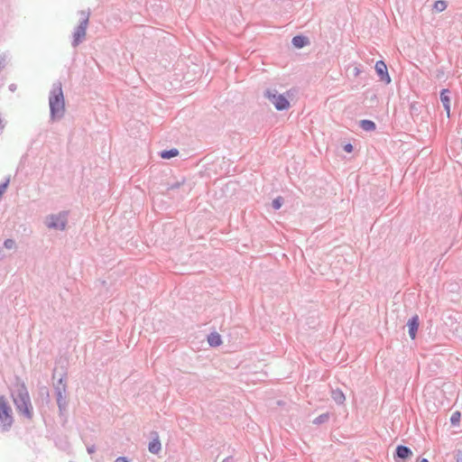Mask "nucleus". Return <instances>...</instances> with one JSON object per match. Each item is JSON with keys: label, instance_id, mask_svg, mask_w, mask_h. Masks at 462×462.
<instances>
[{"label": "nucleus", "instance_id": "nucleus-21", "mask_svg": "<svg viewBox=\"0 0 462 462\" xmlns=\"http://www.w3.org/2000/svg\"><path fill=\"white\" fill-rule=\"evenodd\" d=\"M7 182L4 183L3 185H1L0 187V197L3 195V193L5 192V190L7 188Z\"/></svg>", "mask_w": 462, "mask_h": 462}, {"label": "nucleus", "instance_id": "nucleus-22", "mask_svg": "<svg viewBox=\"0 0 462 462\" xmlns=\"http://www.w3.org/2000/svg\"><path fill=\"white\" fill-rule=\"evenodd\" d=\"M344 149L346 152H351L353 151V146L350 143H348L345 145Z\"/></svg>", "mask_w": 462, "mask_h": 462}, {"label": "nucleus", "instance_id": "nucleus-8", "mask_svg": "<svg viewBox=\"0 0 462 462\" xmlns=\"http://www.w3.org/2000/svg\"><path fill=\"white\" fill-rule=\"evenodd\" d=\"M408 328H409V335L411 339H414L416 337V334L419 328V317L418 315L413 316L409 321H408Z\"/></svg>", "mask_w": 462, "mask_h": 462}, {"label": "nucleus", "instance_id": "nucleus-25", "mask_svg": "<svg viewBox=\"0 0 462 462\" xmlns=\"http://www.w3.org/2000/svg\"><path fill=\"white\" fill-rule=\"evenodd\" d=\"M116 462H128L125 457H118Z\"/></svg>", "mask_w": 462, "mask_h": 462}, {"label": "nucleus", "instance_id": "nucleus-12", "mask_svg": "<svg viewBox=\"0 0 462 462\" xmlns=\"http://www.w3.org/2000/svg\"><path fill=\"white\" fill-rule=\"evenodd\" d=\"M292 43L296 48H302L308 43V39L303 36H295L292 39Z\"/></svg>", "mask_w": 462, "mask_h": 462}, {"label": "nucleus", "instance_id": "nucleus-9", "mask_svg": "<svg viewBox=\"0 0 462 462\" xmlns=\"http://www.w3.org/2000/svg\"><path fill=\"white\" fill-rule=\"evenodd\" d=\"M440 100L444 106V108L447 112V116H450V98L448 96V90L443 89L440 93Z\"/></svg>", "mask_w": 462, "mask_h": 462}, {"label": "nucleus", "instance_id": "nucleus-18", "mask_svg": "<svg viewBox=\"0 0 462 462\" xmlns=\"http://www.w3.org/2000/svg\"><path fill=\"white\" fill-rule=\"evenodd\" d=\"M282 205V199L281 197L275 199L273 201V207L275 208V209H279Z\"/></svg>", "mask_w": 462, "mask_h": 462}, {"label": "nucleus", "instance_id": "nucleus-27", "mask_svg": "<svg viewBox=\"0 0 462 462\" xmlns=\"http://www.w3.org/2000/svg\"><path fill=\"white\" fill-rule=\"evenodd\" d=\"M340 395L342 399H345L344 394L342 393H340Z\"/></svg>", "mask_w": 462, "mask_h": 462}, {"label": "nucleus", "instance_id": "nucleus-15", "mask_svg": "<svg viewBox=\"0 0 462 462\" xmlns=\"http://www.w3.org/2000/svg\"><path fill=\"white\" fill-rule=\"evenodd\" d=\"M178 150L176 149H171L170 151H163L162 153H161V156L162 158L163 159H171V158H173L175 156L178 155Z\"/></svg>", "mask_w": 462, "mask_h": 462}, {"label": "nucleus", "instance_id": "nucleus-7", "mask_svg": "<svg viewBox=\"0 0 462 462\" xmlns=\"http://www.w3.org/2000/svg\"><path fill=\"white\" fill-rule=\"evenodd\" d=\"M375 70L382 79L385 80L386 83L391 82L390 76L387 71L386 64L383 60H378L375 63Z\"/></svg>", "mask_w": 462, "mask_h": 462}, {"label": "nucleus", "instance_id": "nucleus-24", "mask_svg": "<svg viewBox=\"0 0 462 462\" xmlns=\"http://www.w3.org/2000/svg\"><path fill=\"white\" fill-rule=\"evenodd\" d=\"M457 462H462V452L457 455Z\"/></svg>", "mask_w": 462, "mask_h": 462}, {"label": "nucleus", "instance_id": "nucleus-11", "mask_svg": "<svg viewBox=\"0 0 462 462\" xmlns=\"http://www.w3.org/2000/svg\"><path fill=\"white\" fill-rule=\"evenodd\" d=\"M396 454L401 458H407L411 456V450L405 446H398L396 448Z\"/></svg>", "mask_w": 462, "mask_h": 462}, {"label": "nucleus", "instance_id": "nucleus-5", "mask_svg": "<svg viewBox=\"0 0 462 462\" xmlns=\"http://www.w3.org/2000/svg\"><path fill=\"white\" fill-rule=\"evenodd\" d=\"M66 226V217L63 214L51 216L47 219V226L49 228L64 229Z\"/></svg>", "mask_w": 462, "mask_h": 462}, {"label": "nucleus", "instance_id": "nucleus-2", "mask_svg": "<svg viewBox=\"0 0 462 462\" xmlns=\"http://www.w3.org/2000/svg\"><path fill=\"white\" fill-rule=\"evenodd\" d=\"M50 108L53 119L60 118L65 111V103L61 87L53 89L50 97Z\"/></svg>", "mask_w": 462, "mask_h": 462}, {"label": "nucleus", "instance_id": "nucleus-20", "mask_svg": "<svg viewBox=\"0 0 462 462\" xmlns=\"http://www.w3.org/2000/svg\"><path fill=\"white\" fill-rule=\"evenodd\" d=\"M326 420H328V414H323V415L319 416L318 419H316L314 422L319 423V422L325 421Z\"/></svg>", "mask_w": 462, "mask_h": 462}, {"label": "nucleus", "instance_id": "nucleus-4", "mask_svg": "<svg viewBox=\"0 0 462 462\" xmlns=\"http://www.w3.org/2000/svg\"><path fill=\"white\" fill-rule=\"evenodd\" d=\"M266 97L273 103L278 110H284L290 106L289 101L282 95H277L271 91H267Z\"/></svg>", "mask_w": 462, "mask_h": 462}, {"label": "nucleus", "instance_id": "nucleus-10", "mask_svg": "<svg viewBox=\"0 0 462 462\" xmlns=\"http://www.w3.org/2000/svg\"><path fill=\"white\" fill-rule=\"evenodd\" d=\"M208 344L211 346H218L221 345L222 343V340H221V337L218 333L217 332H214V333H211L208 337Z\"/></svg>", "mask_w": 462, "mask_h": 462}, {"label": "nucleus", "instance_id": "nucleus-3", "mask_svg": "<svg viewBox=\"0 0 462 462\" xmlns=\"http://www.w3.org/2000/svg\"><path fill=\"white\" fill-rule=\"evenodd\" d=\"M13 411L4 396L0 397V429L7 430L13 424Z\"/></svg>", "mask_w": 462, "mask_h": 462}, {"label": "nucleus", "instance_id": "nucleus-14", "mask_svg": "<svg viewBox=\"0 0 462 462\" xmlns=\"http://www.w3.org/2000/svg\"><path fill=\"white\" fill-rule=\"evenodd\" d=\"M361 126L365 131H373L375 129V124L369 120H363L361 122Z\"/></svg>", "mask_w": 462, "mask_h": 462}, {"label": "nucleus", "instance_id": "nucleus-26", "mask_svg": "<svg viewBox=\"0 0 462 462\" xmlns=\"http://www.w3.org/2000/svg\"><path fill=\"white\" fill-rule=\"evenodd\" d=\"M417 462H429L426 458L418 459Z\"/></svg>", "mask_w": 462, "mask_h": 462}, {"label": "nucleus", "instance_id": "nucleus-6", "mask_svg": "<svg viewBox=\"0 0 462 462\" xmlns=\"http://www.w3.org/2000/svg\"><path fill=\"white\" fill-rule=\"evenodd\" d=\"M88 16H85L74 32V45H78L86 36Z\"/></svg>", "mask_w": 462, "mask_h": 462}, {"label": "nucleus", "instance_id": "nucleus-1", "mask_svg": "<svg viewBox=\"0 0 462 462\" xmlns=\"http://www.w3.org/2000/svg\"><path fill=\"white\" fill-rule=\"evenodd\" d=\"M12 397L17 410L27 419L32 417V407L30 402L28 391L24 384L17 383L13 390Z\"/></svg>", "mask_w": 462, "mask_h": 462}, {"label": "nucleus", "instance_id": "nucleus-17", "mask_svg": "<svg viewBox=\"0 0 462 462\" xmlns=\"http://www.w3.org/2000/svg\"><path fill=\"white\" fill-rule=\"evenodd\" d=\"M460 417H461V414L459 411H455L452 415H451V418H450V421L453 425H457L458 424V422L460 421Z\"/></svg>", "mask_w": 462, "mask_h": 462}, {"label": "nucleus", "instance_id": "nucleus-13", "mask_svg": "<svg viewBox=\"0 0 462 462\" xmlns=\"http://www.w3.org/2000/svg\"><path fill=\"white\" fill-rule=\"evenodd\" d=\"M161 450V442L158 439H153L149 444V451L157 454Z\"/></svg>", "mask_w": 462, "mask_h": 462}, {"label": "nucleus", "instance_id": "nucleus-23", "mask_svg": "<svg viewBox=\"0 0 462 462\" xmlns=\"http://www.w3.org/2000/svg\"><path fill=\"white\" fill-rule=\"evenodd\" d=\"M5 127V124L3 120V118L0 116V133L4 131Z\"/></svg>", "mask_w": 462, "mask_h": 462}, {"label": "nucleus", "instance_id": "nucleus-16", "mask_svg": "<svg viewBox=\"0 0 462 462\" xmlns=\"http://www.w3.org/2000/svg\"><path fill=\"white\" fill-rule=\"evenodd\" d=\"M434 8L438 12H442V11H444L447 8V3L445 1H442V0L437 1L434 4Z\"/></svg>", "mask_w": 462, "mask_h": 462}, {"label": "nucleus", "instance_id": "nucleus-19", "mask_svg": "<svg viewBox=\"0 0 462 462\" xmlns=\"http://www.w3.org/2000/svg\"><path fill=\"white\" fill-rule=\"evenodd\" d=\"M14 240L7 239V240L5 241V246L6 248L10 249V248L14 247Z\"/></svg>", "mask_w": 462, "mask_h": 462}]
</instances>
